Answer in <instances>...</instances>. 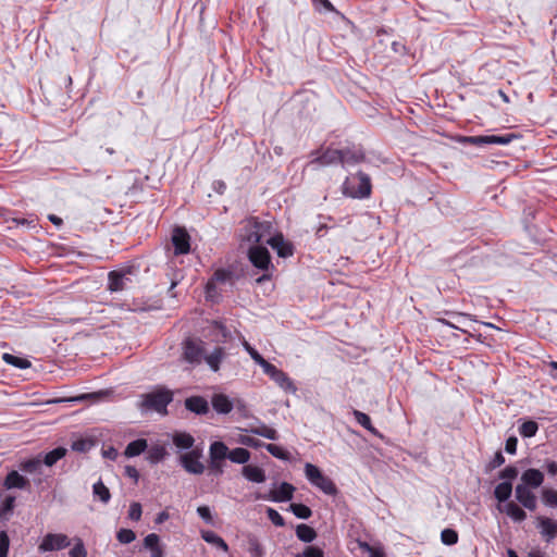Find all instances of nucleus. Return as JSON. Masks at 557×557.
<instances>
[{"instance_id": "obj_1", "label": "nucleus", "mask_w": 557, "mask_h": 557, "mask_svg": "<svg viewBox=\"0 0 557 557\" xmlns=\"http://www.w3.org/2000/svg\"><path fill=\"white\" fill-rule=\"evenodd\" d=\"M273 232V224L270 221H260L258 218L248 219L240 228V239L249 246L267 244L268 237Z\"/></svg>"}, {"instance_id": "obj_2", "label": "nucleus", "mask_w": 557, "mask_h": 557, "mask_svg": "<svg viewBox=\"0 0 557 557\" xmlns=\"http://www.w3.org/2000/svg\"><path fill=\"white\" fill-rule=\"evenodd\" d=\"M372 183L371 177L362 172L358 171L346 177L343 183L344 195L355 199H366L371 196Z\"/></svg>"}, {"instance_id": "obj_3", "label": "nucleus", "mask_w": 557, "mask_h": 557, "mask_svg": "<svg viewBox=\"0 0 557 557\" xmlns=\"http://www.w3.org/2000/svg\"><path fill=\"white\" fill-rule=\"evenodd\" d=\"M173 400V393L165 387H158L157 389L143 395L141 407L148 410H153L159 413H166V407Z\"/></svg>"}, {"instance_id": "obj_4", "label": "nucleus", "mask_w": 557, "mask_h": 557, "mask_svg": "<svg viewBox=\"0 0 557 557\" xmlns=\"http://www.w3.org/2000/svg\"><path fill=\"white\" fill-rule=\"evenodd\" d=\"M305 474L307 480L315 487L321 490L324 494L335 496L338 490L335 483L329 476L324 475L323 472L312 463H306Z\"/></svg>"}, {"instance_id": "obj_5", "label": "nucleus", "mask_w": 557, "mask_h": 557, "mask_svg": "<svg viewBox=\"0 0 557 557\" xmlns=\"http://www.w3.org/2000/svg\"><path fill=\"white\" fill-rule=\"evenodd\" d=\"M247 257L251 264L259 270L269 271L273 269L270 252L263 244L249 246Z\"/></svg>"}, {"instance_id": "obj_6", "label": "nucleus", "mask_w": 557, "mask_h": 557, "mask_svg": "<svg viewBox=\"0 0 557 557\" xmlns=\"http://www.w3.org/2000/svg\"><path fill=\"white\" fill-rule=\"evenodd\" d=\"M517 136L515 134L505 135H481V136H468L461 139L462 143L471 144L474 146L484 145H500L505 146L510 144Z\"/></svg>"}, {"instance_id": "obj_7", "label": "nucleus", "mask_w": 557, "mask_h": 557, "mask_svg": "<svg viewBox=\"0 0 557 557\" xmlns=\"http://www.w3.org/2000/svg\"><path fill=\"white\" fill-rule=\"evenodd\" d=\"M202 453L200 449H191L180 456L181 466L190 474H202L205 466L200 461Z\"/></svg>"}, {"instance_id": "obj_8", "label": "nucleus", "mask_w": 557, "mask_h": 557, "mask_svg": "<svg viewBox=\"0 0 557 557\" xmlns=\"http://www.w3.org/2000/svg\"><path fill=\"white\" fill-rule=\"evenodd\" d=\"M263 372L271 377L280 387L286 392H296V387L293 384L288 375L281 369L276 368L269 361L262 368Z\"/></svg>"}, {"instance_id": "obj_9", "label": "nucleus", "mask_w": 557, "mask_h": 557, "mask_svg": "<svg viewBox=\"0 0 557 557\" xmlns=\"http://www.w3.org/2000/svg\"><path fill=\"white\" fill-rule=\"evenodd\" d=\"M131 268L114 270L108 274V289L112 293L122 292L127 287L131 282L129 274Z\"/></svg>"}, {"instance_id": "obj_10", "label": "nucleus", "mask_w": 557, "mask_h": 557, "mask_svg": "<svg viewBox=\"0 0 557 557\" xmlns=\"http://www.w3.org/2000/svg\"><path fill=\"white\" fill-rule=\"evenodd\" d=\"M71 541L65 534L61 533H48L44 536L39 544V550L41 552H53L61 550L70 546Z\"/></svg>"}, {"instance_id": "obj_11", "label": "nucleus", "mask_w": 557, "mask_h": 557, "mask_svg": "<svg viewBox=\"0 0 557 557\" xmlns=\"http://www.w3.org/2000/svg\"><path fill=\"white\" fill-rule=\"evenodd\" d=\"M342 166H352L366 162V153L361 146L351 145L341 148Z\"/></svg>"}, {"instance_id": "obj_12", "label": "nucleus", "mask_w": 557, "mask_h": 557, "mask_svg": "<svg viewBox=\"0 0 557 557\" xmlns=\"http://www.w3.org/2000/svg\"><path fill=\"white\" fill-rule=\"evenodd\" d=\"M267 244L270 245L281 258H288L294 255V245L286 240L282 233H272L270 237H268Z\"/></svg>"}, {"instance_id": "obj_13", "label": "nucleus", "mask_w": 557, "mask_h": 557, "mask_svg": "<svg viewBox=\"0 0 557 557\" xmlns=\"http://www.w3.org/2000/svg\"><path fill=\"white\" fill-rule=\"evenodd\" d=\"M515 497L517 502L528 510L534 511L537 507V499L535 494L525 485L518 484L516 486Z\"/></svg>"}, {"instance_id": "obj_14", "label": "nucleus", "mask_w": 557, "mask_h": 557, "mask_svg": "<svg viewBox=\"0 0 557 557\" xmlns=\"http://www.w3.org/2000/svg\"><path fill=\"white\" fill-rule=\"evenodd\" d=\"M295 492V487L287 482H283L276 490H273L269 493V496H258L257 498L270 499L275 503L288 502L293 498Z\"/></svg>"}, {"instance_id": "obj_15", "label": "nucleus", "mask_w": 557, "mask_h": 557, "mask_svg": "<svg viewBox=\"0 0 557 557\" xmlns=\"http://www.w3.org/2000/svg\"><path fill=\"white\" fill-rule=\"evenodd\" d=\"M314 154H317V157L311 161V163H319L320 165H342L341 149L326 148L321 152L319 150L315 151Z\"/></svg>"}, {"instance_id": "obj_16", "label": "nucleus", "mask_w": 557, "mask_h": 557, "mask_svg": "<svg viewBox=\"0 0 557 557\" xmlns=\"http://www.w3.org/2000/svg\"><path fill=\"white\" fill-rule=\"evenodd\" d=\"M536 520L541 535L547 543H550L557 536V521L542 516Z\"/></svg>"}, {"instance_id": "obj_17", "label": "nucleus", "mask_w": 557, "mask_h": 557, "mask_svg": "<svg viewBox=\"0 0 557 557\" xmlns=\"http://www.w3.org/2000/svg\"><path fill=\"white\" fill-rule=\"evenodd\" d=\"M175 255H184L189 251V235L183 228H175L172 235Z\"/></svg>"}, {"instance_id": "obj_18", "label": "nucleus", "mask_w": 557, "mask_h": 557, "mask_svg": "<svg viewBox=\"0 0 557 557\" xmlns=\"http://www.w3.org/2000/svg\"><path fill=\"white\" fill-rule=\"evenodd\" d=\"M203 348L193 339L184 343V358L190 363H200L203 358Z\"/></svg>"}, {"instance_id": "obj_19", "label": "nucleus", "mask_w": 557, "mask_h": 557, "mask_svg": "<svg viewBox=\"0 0 557 557\" xmlns=\"http://www.w3.org/2000/svg\"><path fill=\"white\" fill-rule=\"evenodd\" d=\"M544 482V474L539 469L530 468L527 469L521 475V485H525L529 488H537Z\"/></svg>"}, {"instance_id": "obj_20", "label": "nucleus", "mask_w": 557, "mask_h": 557, "mask_svg": "<svg viewBox=\"0 0 557 557\" xmlns=\"http://www.w3.org/2000/svg\"><path fill=\"white\" fill-rule=\"evenodd\" d=\"M185 408L196 414H206L209 411V404L202 396H190L184 401Z\"/></svg>"}, {"instance_id": "obj_21", "label": "nucleus", "mask_w": 557, "mask_h": 557, "mask_svg": "<svg viewBox=\"0 0 557 557\" xmlns=\"http://www.w3.org/2000/svg\"><path fill=\"white\" fill-rule=\"evenodd\" d=\"M497 509L500 512H505L515 522H522L527 519V512L515 502H509L505 505H498Z\"/></svg>"}, {"instance_id": "obj_22", "label": "nucleus", "mask_w": 557, "mask_h": 557, "mask_svg": "<svg viewBox=\"0 0 557 557\" xmlns=\"http://www.w3.org/2000/svg\"><path fill=\"white\" fill-rule=\"evenodd\" d=\"M213 409L221 414L230 413L234 408L233 400L225 394H214L211 399Z\"/></svg>"}, {"instance_id": "obj_23", "label": "nucleus", "mask_w": 557, "mask_h": 557, "mask_svg": "<svg viewBox=\"0 0 557 557\" xmlns=\"http://www.w3.org/2000/svg\"><path fill=\"white\" fill-rule=\"evenodd\" d=\"M4 486L9 490H27L29 488V481L25 476L20 474L17 471L13 470L9 472L8 475L5 476Z\"/></svg>"}, {"instance_id": "obj_24", "label": "nucleus", "mask_w": 557, "mask_h": 557, "mask_svg": "<svg viewBox=\"0 0 557 557\" xmlns=\"http://www.w3.org/2000/svg\"><path fill=\"white\" fill-rule=\"evenodd\" d=\"M242 474L245 479L253 483H263L267 480L262 468L253 465H246L242 468Z\"/></svg>"}, {"instance_id": "obj_25", "label": "nucleus", "mask_w": 557, "mask_h": 557, "mask_svg": "<svg viewBox=\"0 0 557 557\" xmlns=\"http://www.w3.org/2000/svg\"><path fill=\"white\" fill-rule=\"evenodd\" d=\"M512 494V483L509 481H503L497 484L494 488V497L499 503L498 505H505L509 503V498Z\"/></svg>"}, {"instance_id": "obj_26", "label": "nucleus", "mask_w": 557, "mask_h": 557, "mask_svg": "<svg viewBox=\"0 0 557 557\" xmlns=\"http://www.w3.org/2000/svg\"><path fill=\"white\" fill-rule=\"evenodd\" d=\"M233 278V272L225 269H219L213 273L212 278L207 283V294L210 295L215 287V283H227Z\"/></svg>"}, {"instance_id": "obj_27", "label": "nucleus", "mask_w": 557, "mask_h": 557, "mask_svg": "<svg viewBox=\"0 0 557 557\" xmlns=\"http://www.w3.org/2000/svg\"><path fill=\"white\" fill-rule=\"evenodd\" d=\"M246 431L253 435L262 436L271 441L278 440L277 431L271 426H268L264 423H259L258 425H250Z\"/></svg>"}, {"instance_id": "obj_28", "label": "nucleus", "mask_w": 557, "mask_h": 557, "mask_svg": "<svg viewBox=\"0 0 557 557\" xmlns=\"http://www.w3.org/2000/svg\"><path fill=\"white\" fill-rule=\"evenodd\" d=\"M230 449L225 443L215 441L209 447V458L224 461L228 459Z\"/></svg>"}, {"instance_id": "obj_29", "label": "nucleus", "mask_w": 557, "mask_h": 557, "mask_svg": "<svg viewBox=\"0 0 557 557\" xmlns=\"http://www.w3.org/2000/svg\"><path fill=\"white\" fill-rule=\"evenodd\" d=\"M225 357V350L222 347H215L214 350L209 354L205 355L203 358L207 364L210 367V369L214 372H216L220 369V363Z\"/></svg>"}, {"instance_id": "obj_30", "label": "nucleus", "mask_w": 557, "mask_h": 557, "mask_svg": "<svg viewBox=\"0 0 557 557\" xmlns=\"http://www.w3.org/2000/svg\"><path fill=\"white\" fill-rule=\"evenodd\" d=\"M352 414H354L356 421L360 425H362L366 430H368L371 434H373L374 436H377L380 438L383 437V435L379 432V430L373 426V424L371 422V418L367 413L359 411L357 409H354Z\"/></svg>"}, {"instance_id": "obj_31", "label": "nucleus", "mask_w": 557, "mask_h": 557, "mask_svg": "<svg viewBox=\"0 0 557 557\" xmlns=\"http://www.w3.org/2000/svg\"><path fill=\"white\" fill-rule=\"evenodd\" d=\"M148 448V443L145 438H138L127 444L124 455L128 458L139 456Z\"/></svg>"}, {"instance_id": "obj_32", "label": "nucleus", "mask_w": 557, "mask_h": 557, "mask_svg": "<svg viewBox=\"0 0 557 557\" xmlns=\"http://www.w3.org/2000/svg\"><path fill=\"white\" fill-rule=\"evenodd\" d=\"M173 444L180 449H190L194 446L195 438L186 432H175L172 437Z\"/></svg>"}, {"instance_id": "obj_33", "label": "nucleus", "mask_w": 557, "mask_h": 557, "mask_svg": "<svg viewBox=\"0 0 557 557\" xmlns=\"http://www.w3.org/2000/svg\"><path fill=\"white\" fill-rule=\"evenodd\" d=\"M20 469L29 474H41L42 460L40 455L21 462Z\"/></svg>"}, {"instance_id": "obj_34", "label": "nucleus", "mask_w": 557, "mask_h": 557, "mask_svg": "<svg viewBox=\"0 0 557 557\" xmlns=\"http://www.w3.org/2000/svg\"><path fill=\"white\" fill-rule=\"evenodd\" d=\"M201 537L205 542L214 545L216 548L223 552H228V545L226 542L213 531H202Z\"/></svg>"}, {"instance_id": "obj_35", "label": "nucleus", "mask_w": 557, "mask_h": 557, "mask_svg": "<svg viewBox=\"0 0 557 557\" xmlns=\"http://www.w3.org/2000/svg\"><path fill=\"white\" fill-rule=\"evenodd\" d=\"M296 536L301 542L311 543L317 539V532L312 527L301 523L296 528Z\"/></svg>"}, {"instance_id": "obj_36", "label": "nucleus", "mask_w": 557, "mask_h": 557, "mask_svg": "<svg viewBox=\"0 0 557 557\" xmlns=\"http://www.w3.org/2000/svg\"><path fill=\"white\" fill-rule=\"evenodd\" d=\"M66 448L64 447H57L50 451H48L42 460V465H46L47 467L54 466L60 459H62L66 455Z\"/></svg>"}, {"instance_id": "obj_37", "label": "nucleus", "mask_w": 557, "mask_h": 557, "mask_svg": "<svg viewBox=\"0 0 557 557\" xmlns=\"http://www.w3.org/2000/svg\"><path fill=\"white\" fill-rule=\"evenodd\" d=\"M166 455H168V451H166L165 447L162 445L151 446L147 450V459L149 460L150 463H153V465L162 461Z\"/></svg>"}, {"instance_id": "obj_38", "label": "nucleus", "mask_w": 557, "mask_h": 557, "mask_svg": "<svg viewBox=\"0 0 557 557\" xmlns=\"http://www.w3.org/2000/svg\"><path fill=\"white\" fill-rule=\"evenodd\" d=\"M228 459L232 462L246 466V463L250 459V451L248 449L242 448V447L234 448V449L230 450Z\"/></svg>"}, {"instance_id": "obj_39", "label": "nucleus", "mask_w": 557, "mask_h": 557, "mask_svg": "<svg viewBox=\"0 0 557 557\" xmlns=\"http://www.w3.org/2000/svg\"><path fill=\"white\" fill-rule=\"evenodd\" d=\"M2 360L5 363L13 366L15 368H18V369H28L32 366L29 360L8 354V352L2 355Z\"/></svg>"}, {"instance_id": "obj_40", "label": "nucleus", "mask_w": 557, "mask_h": 557, "mask_svg": "<svg viewBox=\"0 0 557 557\" xmlns=\"http://www.w3.org/2000/svg\"><path fill=\"white\" fill-rule=\"evenodd\" d=\"M539 431V424L537 422L533 421V420H527V421H523L520 426H519V434L522 436V437H533L536 435Z\"/></svg>"}, {"instance_id": "obj_41", "label": "nucleus", "mask_w": 557, "mask_h": 557, "mask_svg": "<svg viewBox=\"0 0 557 557\" xmlns=\"http://www.w3.org/2000/svg\"><path fill=\"white\" fill-rule=\"evenodd\" d=\"M92 493L95 496L99 497V499L103 504H108L111 498V493H110L109 488L103 484V482L101 480L97 481L92 485Z\"/></svg>"}, {"instance_id": "obj_42", "label": "nucleus", "mask_w": 557, "mask_h": 557, "mask_svg": "<svg viewBox=\"0 0 557 557\" xmlns=\"http://www.w3.org/2000/svg\"><path fill=\"white\" fill-rule=\"evenodd\" d=\"M144 546L145 548L150 549L151 555L156 554V552H163L160 545V537L156 533L146 535L144 539Z\"/></svg>"}, {"instance_id": "obj_43", "label": "nucleus", "mask_w": 557, "mask_h": 557, "mask_svg": "<svg viewBox=\"0 0 557 557\" xmlns=\"http://www.w3.org/2000/svg\"><path fill=\"white\" fill-rule=\"evenodd\" d=\"M248 552L251 557H263L265 554L264 547L256 536L248 537Z\"/></svg>"}, {"instance_id": "obj_44", "label": "nucleus", "mask_w": 557, "mask_h": 557, "mask_svg": "<svg viewBox=\"0 0 557 557\" xmlns=\"http://www.w3.org/2000/svg\"><path fill=\"white\" fill-rule=\"evenodd\" d=\"M289 510L299 519H309L312 510L304 504H290Z\"/></svg>"}, {"instance_id": "obj_45", "label": "nucleus", "mask_w": 557, "mask_h": 557, "mask_svg": "<svg viewBox=\"0 0 557 557\" xmlns=\"http://www.w3.org/2000/svg\"><path fill=\"white\" fill-rule=\"evenodd\" d=\"M264 448L275 458L281 460H288L289 453L285 450L283 447L275 444H265Z\"/></svg>"}, {"instance_id": "obj_46", "label": "nucleus", "mask_w": 557, "mask_h": 557, "mask_svg": "<svg viewBox=\"0 0 557 557\" xmlns=\"http://www.w3.org/2000/svg\"><path fill=\"white\" fill-rule=\"evenodd\" d=\"M166 275L170 277V281H171V285L168 289V295L171 297H175V294L173 290L178 285L181 280L183 278L182 272L180 270L171 269Z\"/></svg>"}, {"instance_id": "obj_47", "label": "nucleus", "mask_w": 557, "mask_h": 557, "mask_svg": "<svg viewBox=\"0 0 557 557\" xmlns=\"http://www.w3.org/2000/svg\"><path fill=\"white\" fill-rule=\"evenodd\" d=\"M542 500L546 506L557 507V491L553 488H543Z\"/></svg>"}, {"instance_id": "obj_48", "label": "nucleus", "mask_w": 557, "mask_h": 557, "mask_svg": "<svg viewBox=\"0 0 557 557\" xmlns=\"http://www.w3.org/2000/svg\"><path fill=\"white\" fill-rule=\"evenodd\" d=\"M443 544L451 546L458 542V533L454 529H444L441 533Z\"/></svg>"}, {"instance_id": "obj_49", "label": "nucleus", "mask_w": 557, "mask_h": 557, "mask_svg": "<svg viewBox=\"0 0 557 557\" xmlns=\"http://www.w3.org/2000/svg\"><path fill=\"white\" fill-rule=\"evenodd\" d=\"M91 447H92V442L88 438H83V437L75 440L71 445V448L77 453H86Z\"/></svg>"}, {"instance_id": "obj_50", "label": "nucleus", "mask_w": 557, "mask_h": 557, "mask_svg": "<svg viewBox=\"0 0 557 557\" xmlns=\"http://www.w3.org/2000/svg\"><path fill=\"white\" fill-rule=\"evenodd\" d=\"M116 539L121 544H129L136 539V534L131 529H120L116 532Z\"/></svg>"}, {"instance_id": "obj_51", "label": "nucleus", "mask_w": 557, "mask_h": 557, "mask_svg": "<svg viewBox=\"0 0 557 557\" xmlns=\"http://www.w3.org/2000/svg\"><path fill=\"white\" fill-rule=\"evenodd\" d=\"M295 557H324L322 548L315 545L306 546L302 553H298Z\"/></svg>"}, {"instance_id": "obj_52", "label": "nucleus", "mask_w": 557, "mask_h": 557, "mask_svg": "<svg viewBox=\"0 0 557 557\" xmlns=\"http://www.w3.org/2000/svg\"><path fill=\"white\" fill-rule=\"evenodd\" d=\"M15 499L16 498L13 495H8L4 498V500L0 505V515L1 516H7L13 511L14 506H15Z\"/></svg>"}, {"instance_id": "obj_53", "label": "nucleus", "mask_w": 557, "mask_h": 557, "mask_svg": "<svg viewBox=\"0 0 557 557\" xmlns=\"http://www.w3.org/2000/svg\"><path fill=\"white\" fill-rule=\"evenodd\" d=\"M519 474V470L516 466H507L504 470H502L498 474V478L504 481L515 480Z\"/></svg>"}, {"instance_id": "obj_54", "label": "nucleus", "mask_w": 557, "mask_h": 557, "mask_svg": "<svg viewBox=\"0 0 557 557\" xmlns=\"http://www.w3.org/2000/svg\"><path fill=\"white\" fill-rule=\"evenodd\" d=\"M70 557H87V550L81 539L76 541L74 546L69 552Z\"/></svg>"}, {"instance_id": "obj_55", "label": "nucleus", "mask_w": 557, "mask_h": 557, "mask_svg": "<svg viewBox=\"0 0 557 557\" xmlns=\"http://www.w3.org/2000/svg\"><path fill=\"white\" fill-rule=\"evenodd\" d=\"M267 516L269 520L276 527H284L285 520L284 518L274 509V508H267Z\"/></svg>"}, {"instance_id": "obj_56", "label": "nucleus", "mask_w": 557, "mask_h": 557, "mask_svg": "<svg viewBox=\"0 0 557 557\" xmlns=\"http://www.w3.org/2000/svg\"><path fill=\"white\" fill-rule=\"evenodd\" d=\"M246 351L250 355L251 359L258 363L261 368L268 362L253 347L248 343L244 344Z\"/></svg>"}, {"instance_id": "obj_57", "label": "nucleus", "mask_w": 557, "mask_h": 557, "mask_svg": "<svg viewBox=\"0 0 557 557\" xmlns=\"http://www.w3.org/2000/svg\"><path fill=\"white\" fill-rule=\"evenodd\" d=\"M315 10L319 12H337L329 0H311Z\"/></svg>"}, {"instance_id": "obj_58", "label": "nucleus", "mask_w": 557, "mask_h": 557, "mask_svg": "<svg viewBox=\"0 0 557 557\" xmlns=\"http://www.w3.org/2000/svg\"><path fill=\"white\" fill-rule=\"evenodd\" d=\"M10 539L7 531L0 532V557H8Z\"/></svg>"}, {"instance_id": "obj_59", "label": "nucleus", "mask_w": 557, "mask_h": 557, "mask_svg": "<svg viewBox=\"0 0 557 557\" xmlns=\"http://www.w3.org/2000/svg\"><path fill=\"white\" fill-rule=\"evenodd\" d=\"M240 443L243 445H246V446L255 448V449L262 448V447L264 448V445L267 444V443H264L256 437H252V436H242Z\"/></svg>"}, {"instance_id": "obj_60", "label": "nucleus", "mask_w": 557, "mask_h": 557, "mask_svg": "<svg viewBox=\"0 0 557 557\" xmlns=\"http://www.w3.org/2000/svg\"><path fill=\"white\" fill-rule=\"evenodd\" d=\"M141 513V505L139 503H132L128 510V518L133 521H139Z\"/></svg>"}, {"instance_id": "obj_61", "label": "nucleus", "mask_w": 557, "mask_h": 557, "mask_svg": "<svg viewBox=\"0 0 557 557\" xmlns=\"http://www.w3.org/2000/svg\"><path fill=\"white\" fill-rule=\"evenodd\" d=\"M223 462L224 461L216 460V459H210L209 458V470H210V472L213 473L216 476L222 475L223 472H224V470H223Z\"/></svg>"}, {"instance_id": "obj_62", "label": "nucleus", "mask_w": 557, "mask_h": 557, "mask_svg": "<svg viewBox=\"0 0 557 557\" xmlns=\"http://www.w3.org/2000/svg\"><path fill=\"white\" fill-rule=\"evenodd\" d=\"M504 463H505V457H504L503 453L499 450V451H496V454L494 455V458L488 462L486 468H487V470H494V469L503 466Z\"/></svg>"}, {"instance_id": "obj_63", "label": "nucleus", "mask_w": 557, "mask_h": 557, "mask_svg": "<svg viewBox=\"0 0 557 557\" xmlns=\"http://www.w3.org/2000/svg\"><path fill=\"white\" fill-rule=\"evenodd\" d=\"M517 445L518 438L516 436H509L505 443V450L510 455H515L517 453Z\"/></svg>"}, {"instance_id": "obj_64", "label": "nucleus", "mask_w": 557, "mask_h": 557, "mask_svg": "<svg viewBox=\"0 0 557 557\" xmlns=\"http://www.w3.org/2000/svg\"><path fill=\"white\" fill-rule=\"evenodd\" d=\"M197 513L199 515V517L201 519H203L207 523H211L212 522V515H211V510L208 506H199L197 508Z\"/></svg>"}]
</instances>
